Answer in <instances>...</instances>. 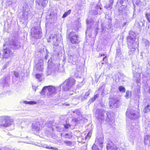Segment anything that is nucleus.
<instances>
[{"label":"nucleus","mask_w":150,"mask_h":150,"mask_svg":"<svg viewBox=\"0 0 150 150\" xmlns=\"http://www.w3.org/2000/svg\"><path fill=\"white\" fill-rule=\"evenodd\" d=\"M96 116L98 120L101 123L105 121L106 122H112L114 121V116L112 113L107 112L102 109L96 110Z\"/></svg>","instance_id":"f257e3e1"},{"label":"nucleus","mask_w":150,"mask_h":150,"mask_svg":"<svg viewBox=\"0 0 150 150\" xmlns=\"http://www.w3.org/2000/svg\"><path fill=\"white\" fill-rule=\"evenodd\" d=\"M61 90V87L60 86L56 87L52 86H46L43 87L41 93L43 94L46 93L47 95L50 98L60 91Z\"/></svg>","instance_id":"f03ea898"},{"label":"nucleus","mask_w":150,"mask_h":150,"mask_svg":"<svg viewBox=\"0 0 150 150\" xmlns=\"http://www.w3.org/2000/svg\"><path fill=\"white\" fill-rule=\"evenodd\" d=\"M76 80L72 78H69L66 80L59 86H62L63 91H67L69 90L75 84Z\"/></svg>","instance_id":"7ed1b4c3"},{"label":"nucleus","mask_w":150,"mask_h":150,"mask_svg":"<svg viewBox=\"0 0 150 150\" xmlns=\"http://www.w3.org/2000/svg\"><path fill=\"white\" fill-rule=\"evenodd\" d=\"M86 22L87 24L88 27L86 32V35H88L90 37H92V33H91L92 30L91 28H90L91 26H93L95 25V27L97 30H98V22H95V19L91 18L90 19H88L86 20Z\"/></svg>","instance_id":"20e7f679"},{"label":"nucleus","mask_w":150,"mask_h":150,"mask_svg":"<svg viewBox=\"0 0 150 150\" xmlns=\"http://www.w3.org/2000/svg\"><path fill=\"white\" fill-rule=\"evenodd\" d=\"M136 38L135 34L132 31L130 32L129 35L127 38V43L128 47L131 46H134L135 47H137L138 44L136 43H134V41Z\"/></svg>","instance_id":"39448f33"},{"label":"nucleus","mask_w":150,"mask_h":150,"mask_svg":"<svg viewBox=\"0 0 150 150\" xmlns=\"http://www.w3.org/2000/svg\"><path fill=\"white\" fill-rule=\"evenodd\" d=\"M31 35L36 39L41 38L42 36L41 29L39 26H34L31 29Z\"/></svg>","instance_id":"423d86ee"},{"label":"nucleus","mask_w":150,"mask_h":150,"mask_svg":"<svg viewBox=\"0 0 150 150\" xmlns=\"http://www.w3.org/2000/svg\"><path fill=\"white\" fill-rule=\"evenodd\" d=\"M128 126V128L129 129V128L131 129V131H129V133L131 134L130 135L129 137L130 138L133 139L134 138L136 134L135 133L136 132V130H137L139 127L134 122L129 124Z\"/></svg>","instance_id":"0eeeda50"},{"label":"nucleus","mask_w":150,"mask_h":150,"mask_svg":"<svg viewBox=\"0 0 150 150\" xmlns=\"http://www.w3.org/2000/svg\"><path fill=\"white\" fill-rule=\"evenodd\" d=\"M69 38L71 42L73 44H77L80 40L77 32L72 31L69 35Z\"/></svg>","instance_id":"6e6552de"},{"label":"nucleus","mask_w":150,"mask_h":150,"mask_svg":"<svg viewBox=\"0 0 150 150\" xmlns=\"http://www.w3.org/2000/svg\"><path fill=\"white\" fill-rule=\"evenodd\" d=\"M13 122L6 116H3L0 117V126L6 127L11 125Z\"/></svg>","instance_id":"1a4fd4ad"},{"label":"nucleus","mask_w":150,"mask_h":150,"mask_svg":"<svg viewBox=\"0 0 150 150\" xmlns=\"http://www.w3.org/2000/svg\"><path fill=\"white\" fill-rule=\"evenodd\" d=\"M126 115L130 119H135L140 117L139 112L133 110L128 109L126 112Z\"/></svg>","instance_id":"9d476101"},{"label":"nucleus","mask_w":150,"mask_h":150,"mask_svg":"<svg viewBox=\"0 0 150 150\" xmlns=\"http://www.w3.org/2000/svg\"><path fill=\"white\" fill-rule=\"evenodd\" d=\"M109 105L110 108H117L118 106L119 100L115 97L109 98Z\"/></svg>","instance_id":"9b49d317"},{"label":"nucleus","mask_w":150,"mask_h":150,"mask_svg":"<svg viewBox=\"0 0 150 150\" xmlns=\"http://www.w3.org/2000/svg\"><path fill=\"white\" fill-rule=\"evenodd\" d=\"M9 80H6V77L3 79H0V88H3L4 90H6L8 87L9 85L8 83Z\"/></svg>","instance_id":"f8f14e48"},{"label":"nucleus","mask_w":150,"mask_h":150,"mask_svg":"<svg viewBox=\"0 0 150 150\" xmlns=\"http://www.w3.org/2000/svg\"><path fill=\"white\" fill-rule=\"evenodd\" d=\"M12 46L11 47L14 49H16L20 48V43L18 41V38L16 36L12 38Z\"/></svg>","instance_id":"ddd939ff"},{"label":"nucleus","mask_w":150,"mask_h":150,"mask_svg":"<svg viewBox=\"0 0 150 150\" xmlns=\"http://www.w3.org/2000/svg\"><path fill=\"white\" fill-rule=\"evenodd\" d=\"M136 68L135 66H133L132 69L133 76L137 79V82L138 81H139V80L140 79V74L138 72L139 69L138 68Z\"/></svg>","instance_id":"4468645a"},{"label":"nucleus","mask_w":150,"mask_h":150,"mask_svg":"<svg viewBox=\"0 0 150 150\" xmlns=\"http://www.w3.org/2000/svg\"><path fill=\"white\" fill-rule=\"evenodd\" d=\"M32 127L34 130L38 131L42 128V126L39 122H35L32 123Z\"/></svg>","instance_id":"2eb2a0df"},{"label":"nucleus","mask_w":150,"mask_h":150,"mask_svg":"<svg viewBox=\"0 0 150 150\" xmlns=\"http://www.w3.org/2000/svg\"><path fill=\"white\" fill-rule=\"evenodd\" d=\"M106 148L107 150H120L112 142L110 141L108 144Z\"/></svg>","instance_id":"dca6fc26"},{"label":"nucleus","mask_w":150,"mask_h":150,"mask_svg":"<svg viewBox=\"0 0 150 150\" xmlns=\"http://www.w3.org/2000/svg\"><path fill=\"white\" fill-rule=\"evenodd\" d=\"M48 3L47 0H37L36 1V5L42 7H44L46 6Z\"/></svg>","instance_id":"f3484780"},{"label":"nucleus","mask_w":150,"mask_h":150,"mask_svg":"<svg viewBox=\"0 0 150 150\" xmlns=\"http://www.w3.org/2000/svg\"><path fill=\"white\" fill-rule=\"evenodd\" d=\"M68 61L69 62L73 64H76V55H69L68 56Z\"/></svg>","instance_id":"a211bd4d"},{"label":"nucleus","mask_w":150,"mask_h":150,"mask_svg":"<svg viewBox=\"0 0 150 150\" xmlns=\"http://www.w3.org/2000/svg\"><path fill=\"white\" fill-rule=\"evenodd\" d=\"M12 52L11 50L9 48H6L5 50H4V57L5 58H7L8 57L11 55H12Z\"/></svg>","instance_id":"6ab92c4d"},{"label":"nucleus","mask_w":150,"mask_h":150,"mask_svg":"<svg viewBox=\"0 0 150 150\" xmlns=\"http://www.w3.org/2000/svg\"><path fill=\"white\" fill-rule=\"evenodd\" d=\"M99 9L101 10V8L98 5L96 4L95 8V10H92L90 11V13L92 15H97L98 14V11Z\"/></svg>","instance_id":"aec40b11"},{"label":"nucleus","mask_w":150,"mask_h":150,"mask_svg":"<svg viewBox=\"0 0 150 150\" xmlns=\"http://www.w3.org/2000/svg\"><path fill=\"white\" fill-rule=\"evenodd\" d=\"M137 47H135L134 46H131L130 47H128L129 49V52L128 53V55H131L133 54L135 52L136 50V48Z\"/></svg>","instance_id":"412c9836"},{"label":"nucleus","mask_w":150,"mask_h":150,"mask_svg":"<svg viewBox=\"0 0 150 150\" xmlns=\"http://www.w3.org/2000/svg\"><path fill=\"white\" fill-rule=\"evenodd\" d=\"M116 58H118V59H122L123 57L122 55L120 50L118 48L117 49V52L116 54Z\"/></svg>","instance_id":"4be33fe9"},{"label":"nucleus","mask_w":150,"mask_h":150,"mask_svg":"<svg viewBox=\"0 0 150 150\" xmlns=\"http://www.w3.org/2000/svg\"><path fill=\"white\" fill-rule=\"evenodd\" d=\"M99 57L101 58L102 57H103V62H102V64H104V62H106L107 61V58L106 54L105 52L100 53L99 55L98 56Z\"/></svg>","instance_id":"5701e85b"},{"label":"nucleus","mask_w":150,"mask_h":150,"mask_svg":"<svg viewBox=\"0 0 150 150\" xmlns=\"http://www.w3.org/2000/svg\"><path fill=\"white\" fill-rule=\"evenodd\" d=\"M37 70L39 71H42L43 70V64L42 63H38L36 65Z\"/></svg>","instance_id":"b1692460"},{"label":"nucleus","mask_w":150,"mask_h":150,"mask_svg":"<svg viewBox=\"0 0 150 150\" xmlns=\"http://www.w3.org/2000/svg\"><path fill=\"white\" fill-rule=\"evenodd\" d=\"M49 39L48 40V42H50L52 41L54 42L55 40L57 41V39L55 37V35L53 34H51L49 36Z\"/></svg>","instance_id":"393cba45"},{"label":"nucleus","mask_w":150,"mask_h":150,"mask_svg":"<svg viewBox=\"0 0 150 150\" xmlns=\"http://www.w3.org/2000/svg\"><path fill=\"white\" fill-rule=\"evenodd\" d=\"M149 111H150V105H148L143 110V112L144 113L148 112Z\"/></svg>","instance_id":"a878e982"},{"label":"nucleus","mask_w":150,"mask_h":150,"mask_svg":"<svg viewBox=\"0 0 150 150\" xmlns=\"http://www.w3.org/2000/svg\"><path fill=\"white\" fill-rule=\"evenodd\" d=\"M97 142L100 146H102V145L103 142V138H99L98 139Z\"/></svg>","instance_id":"bb28decb"},{"label":"nucleus","mask_w":150,"mask_h":150,"mask_svg":"<svg viewBox=\"0 0 150 150\" xmlns=\"http://www.w3.org/2000/svg\"><path fill=\"white\" fill-rule=\"evenodd\" d=\"M71 12V10H69L68 11L65 12L63 15L62 17L63 18H64L67 16L68 15H69Z\"/></svg>","instance_id":"cd10ccee"},{"label":"nucleus","mask_w":150,"mask_h":150,"mask_svg":"<svg viewBox=\"0 0 150 150\" xmlns=\"http://www.w3.org/2000/svg\"><path fill=\"white\" fill-rule=\"evenodd\" d=\"M23 103L25 104H30V105H33L34 104H36V102L35 101H24Z\"/></svg>","instance_id":"c85d7f7f"},{"label":"nucleus","mask_w":150,"mask_h":150,"mask_svg":"<svg viewBox=\"0 0 150 150\" xmlns=\"http://www.w3.org/2000/svg\"><path fill=\"white\" fill-rule=\"evenodd\" d=\"M131 95V92L129 91H127L125 95V97L127 99L129 98Z\"/></svg>","instance_id":"c756f323"},{"label":"nucleus","mask_w":150,"mask_h":150,"mask_svg":"<svg viewBox=\"0 0 150 150\" xmlns=\"http://www.w3.org/2000/svg\"><path fill=\"white\" fill-rule=\"evenodd\" d=\"M119 90L120 92L123 93L125 92V89L124 87L122 86H120L119 87Z\"/></svg>","instance_id":"7c9ffc66"},{"label":"nucleus","mask_w":150,"mask_h":150,"mask_svg":"<svg viewBox=\"0 0 150 150\" xmlns=\"http://www.w3.org/2000/svg\"><path fill=\"white\" fill-rule=\"evenodd\" d=\"M145 17L149 23H150V12L149 13H146L145 14Z\"/></svg>","instance_id":"2f4dec72"},{"label":"nucleus","mask_w":150,"mask_h":150,"mask_svg":"<svg viewBox=\"0 0 150 150\" xmlns=\"http://www.w3.org/2000/svg\"><path fill=\"white\" fill-rule=\"evenodd\" d=\"M143 41L146 46H148L149 45V41H148L146 39H144L143 40Z\"/></svg>","instance_id":"473e14b6"},{"label":"nucleus","mask_w":150,"mask_h":150,"mask_svg":"<svg viewBox=\"0 0 150 150\" xmlns=\"http://www.w3.org/2000/svg\"><path fill=\"white\" fill-rule=\"evenodd\" d=\"M52 70L51 69L48 68L47 71L46 73L47 75H49L51 74L52 73Z\"/></svg>","instance_id":"72a5a7b5"},{"label":"nucleus","mask_w":150,"mask_h":150,"mask_svg":"<svg viewBox=\"0 0 150 150\" xmlns=\"http://www.w3.org/2000/svg\"><path fill=\"white\" fill-rule=\"evenodd\" d=\"M64 143L67 146H69L71 144L72 142L71 141H64Z\"/></svg>","instance_id":"f704fd0d"},{"label":"nucleus","mask_w":150,"mask_h":150,"mask_svg":"<svg viewBox=\"0 0 150 150\" xmlns=\"http://www.w3.org/2000/svg\"><path fill=\"white\" fill-rule=\"evenodd\" d=\"M92 150H98L97 146L95 144L93 145L92 147Z\"/></svg>","instance_id":"c9c22d12"},{"label":"nucleus","mask_w":150,"mask_h":150,"mask_svg":"<svg viewBox=\"0 0 150 150\" xmlns=\"http://www.w3.org/2000/svg\"><path fill=\"white\" fill-rule=\"evenodd\" d=\"M45 148L47 149H53V150H57V148H56L55 147H50V146H46L45 147Z\"/></svg>","instance_id":"e433bc0d"},{"label":"nucleus","mask_w":150,"mask_h":150,"mask_svg":"<svg viewBox=\"0 0 150 150\" xmlns=\"http://www.w3.org/2000/svg\"><path fill=\"white\" fill-rule=\"evenodd\" d=\"M64 137H65L66 138H70L71 137V135L70 134H66L64 135Z\"/></svg>","instance_id":"4c0bfd02"},{"label":"nucleus","mask_w":150,"mask_h":150,"mask_svg":"<svg viewBox=\"0 0 150 150\" xmlns=\"http://www.w3.org/2000/svg\"><path fill=\"white\" fill-rule=\"evenodd\" d=\"M41 77V76L39 74H37L36 75V77L37 79H38V80H40Z\"/></svg>","instance_id":"58836bf2"},{"label":"nucleus","mask_w":150,"mask_h":150,"mask_svg":"<svg viewBox=\"0 0 150 150\" xmlns=\"http://www.w3.org/2000/svg\"><path fill=\"white\" fill-rule=\"evenodd\" d=\"M14 74L15 76L17 78H18L19 76V74L16 71L14 72Z\"/></svg>","instance_id":"ea45409f"},{"label":"nucleus","mask_w":150,"mask_h":150,"mask_svg":"<svg viewBox=\"0 0 150 150\" xmlns=\"http://www.w3.org/2000/svg\"><path fill=\"white\" fill-rule=\"evenodd\" d=\"M64 127L67 129H68L69 127H70L69 124H67L66 125H64Z\"/></svg>","instance_id":"a19ab883"},{"label":"nucleus","mask_w":150,"mask_h":150,"mask_svg":"<svg viewBox=\"0 0 150 150\" xmlns=\"http://www.w3.org/2000/svg\"><path fill=\"white\" fill-rule=\"evenodd\" d=\"M125 0H118L117 3H119L120 4L122 5Z\"/></svg>","instance_id":"79ce46f5"},{"label":"nucleus","mask_w":150,"mask_h":150,"mask_svg":"<svg viewBox=\"0 0 150 150\" xmlns=\"http://www.w3.org/2000/svg\"><path fill=\"white\" fill-rule=\"evenodd\" d=\"M110 5H109V7H111L112 6V5L113 4V0H110Z\"/></svg>","instance_id":"37998d69"},{"label":"nucleus","mask_w":150,"mask_h":150,"mask_svg":"<svg viewBox=\"0 0 150 150\" xmlns=\"http://www.w3.org/2000/svg\"><path fill=\"white\" fill-rule=\"evenodd\" d=\"M87 98V97L86 96H85V95L84 96H83L81 98V100L83 101L86 99Z\"/></svg>","instance_id":"c03bdc74"},{"label":"nucleus","mask_w":150,"mask_h":150,"mask_svg":"<svg viewBox=\"0 0 150 150\" xmlns=\"http://www.w3.org/2000/svg\"><path fill=\"white\" fill-rule=\"evenodd\" d=\"M95 100L94 98H92L89 101L91 103L93 102Z\"/></svg>","instance_id":"a18cd8bd"},{"label":"nucleus","mask_w":150,"mask_h":150,"mask_svg":"<svg viewBox=\"0 0 150 150\" xmlns=\"http://www.w3.org/2000/svg\"><path fill=\"white\" fill-rule=\"evenodd\" d=\"M90 94V93L89 91H88L87 92L85 93V96H86L87 97H88V96Z\"/></svg>","instance_id":"49530a36"},{"label":"nucleus","mask_w":150,"mask_h":150,"mask_svg":"<svg viewBox=\"0 0 150 150\" xmlns=\"http://www.w3.org/2000/svg\"><path fill=\"white\" fill-rule=\"evenodd\" d=\"M48 53H47V52H46V55H45V58H44V59L46 60L47 59V58H48Z\"/></svg>","instance_id":"de8ad7c7"},{"label":"nucleus","mask_w":150,"mask_h":150,"mask_svg":"<svg viewBox=\"0 0 150 150\" xmlns=\"http://www.w3.org/2000/svg\"><path fill=\"white\" fill-rule=\"evenodd\" d=\"M99 95L98 94H96L94 96V98L96 100L98 96Z\"/></svg>","instance_id":"09e8293b"},{"label":"nucleus","mask_w":150,"mask_h":150,"mask_svg":"<svg viewBox=\"0 0 150 150\" xmlns=\"http://www.w3.org/2000/svg\"><path fill=\"white\" fill-rule=\"evenodd\" d=\"M78 23V25L76 27V29H75V30H76L77 29H78L79 28H80V26H81V24H80L79 23Z\"/></svg>","instance_id":"8fccbe9b"},{"label":"nucleus","mask_w":150,"mask_h":150,"mask_svg":"<svg viewBox=\"0 0 150 150\" xmlns=\"http://www.w3.org/2000/svg\"><path fill=\"white\" fill-rule=\"evenodd\" d=\"M91 133H90L89 132L87 134V135L88 137L89 138L90 137V136H91Z\"/></svg>","instance_id":"3c124183"},{"label":"nucleus","mask_w":150,"mask_h":150,"mask_svg":"<svg viewBox=\"0 0 150 150\" xmlns=\"http://www.w3.org/2000/svg\"><path fill=\"white\" fill-rule=\"evenodd\" d=\"M90 138H89L88 137V136L86 135L85 137V139H88Z\"/></svg>","instance_id":"603ef678"},{"label":"nucleus","mask_w":150,"mask_h":150,"mask_svg":"<svg viewBox=\"0 0 150 150\" xmlns=\"http://www.w3.org/2000/svg\"><path fill=\"white\" fill-rule=\"evenodd\" d=\"M95 36H96V35L97 34L98 32L97 30H95Z\"/></svg>","instance_id":"864d4df0"},{"label":"nucleus","mask_w":150,"mask_h":150,"mask_svg":"<svg viewBox=\"0 0 150 150\" xmlns=\"http://www.w3.org/2000/svg\"><path fill=\"white\" fill-rule=\"evenodd\" d=\"M33 89L34 90H35V91H36V88L35 87V86H33Z\"/></svg>","instance_id":"5fc2aeb1"},{"label":"nucleus","mask_w":150,"mask_h":150,"mask_svg":"<svg viewBox=\"0 0 150 150\" xmlns=\"http://www.w3.org/2000/svg\"><path fill=\"white\" fill-rule=\"evenodd\" d=\"M149 93H150V88L149 89Z\"/></svg>","instance_id":"6e6d98bb"},{"label":"nucleus","mask_w":150,"mask_h":150,"mask_svg":"<svg viewBox=\"0 0 150 150\" xmlns=\"http://www.w3.org/2000/svg\"><path fill=\"white\" fill-rule=\"evenodd\" d=\"M6 67H7V66L5 65V67H4V69H5V68Z\"/></svg>","instance_id":"4d7b16f0"},{"label":"nucleus","mask_w":150,"mask_h":150,"mask_svg":"<svg viewBox=\"0 0 150 150\" xmlns=\"http://www.w3.org/2000/svg\"><path fill=\"white\" fill-rule=\"evenodd\" d=\"M48 68H49V63H48Z\"/></svg>","instance_id":"13d9d810"},{"label":"nucleus","mask_w":150,"mask_h":150,"mask_svg":"<svg viewBox=\"0 0 150 150\" xmlns=\"http://www.w3.org/2000/svg\"><path fill=\"white\" fill-rule=\"evenodd\" d=\"M97 142V141H96V142H95V143H96V142Z\"/></svg>","instance_id":"bf43d9fd"},{"label":"nucleus","mask_w":150,"mask_h":150,"mask_svg":"<svg viewBox=\"0 0 150 150\" xmlns=\"http://www.w3.org/2000/svg\"><path fill=\"white\" fill-rule=\"evenodd\" d=\"M0 150H2L1 149H0Z\"/></svg>","instance_id":"052dcab7"},{"label":"nucleus","mask_w":150,"mask_h":150,"mask_svg":"<svg viewBox=\"0 0 150 150\" xmlns=\"http://www.w3.org/2000/svg\"><path fill=\"white\" fill-rule=\"evenodd\" d=\"M55 45H57V44H56V43H55Z\"/></svg>","instance_id":"680f3d73"},{"label":"nucleus","mask_w":150,"mask_h":150,"mask_svg":"<svg viewBox=\"0 0 150 150\" xmlns=\"http://www.w3.org/2000/svg\"><path fill=\"white\" fill-rule=\"evenodd\" d=\"M49 61H50V60H48V63L49 62Z\"/></svg>","instance_id":"e2e57ef3"},{"label":"nucleus","mask_w":150,"mask_h":150,"mask_svg":"<svg viewBox=\"0 0 150 150\" xmlns=\"http://www.w3.org/2000/svg\"><path fill=\"white\" fill-rule=\"evenodd\" d=\"M148 28H149V26H148Z\"/></svg>","instance_id":"0e129e2a"},{"label":"nucleus","mask_w":150,"mask_h":150,"mask_svg":"<svg viewBox=\"0 0 150 150\" xmlns=\"http://www.w3.org/2000/svg\"><path fill=\"white\" fill-rule=\"evenodd\" d=\"M127 125H128V123H127Z\"/></svg>","instance_id":"69168bd1"}]
</instances>
